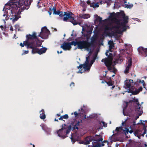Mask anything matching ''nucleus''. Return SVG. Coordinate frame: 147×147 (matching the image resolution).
Listing matches in <instances>:
<instances>
[{
    "label": "nucleus",
    "mask_w": 147,
    "mask_h": 147,
    "mask_svg": "<svg viewBox=\"0 0 147 147\" xmlns=\"http://www.w3.org/2000/svg\"><path fill=\"white\" fill-rule=\"evenodd\" d=\"M32 0H11L5 5L3 10L5 14L3 16V20L10 19L13 23L17 21L21 17L20 13L22 11L27 9Z\"/></svg>",
    "instance_id": "1"
},
{
    "label": "nucleus",
    "mask_w": 147,
    "mask_h": 147,
    "mask_svg": "<svg viewBox=\"0 0 147 147\" xmlns=\"http://www.w3.org/2000/svg\"><path fill=\"white\" fill-rule=\"evenodd\" d=\"M122 18L123 20L122 22L116 19L115 22L112 27V30L116 33L121 34L128 27L126 24L128 22V17L125 16L123 14L122 15Z\"/></svg>",
    "instance_id": "2"
},
{
    "label": "nucleus",
    "mask_w": 147,
    "mask_h": 147,
    "mask_svg": "<svg viewBox=\"0 0 147 147\" xmlns=\"http://www.w3.org/2000/svg\"><path fill=\"white\" fill-rule=\"evenodd\" d=\"M53 14L55 15H59V16L61 17H62L63 16H66L64 17L63 20L64 21H66L68 20L69 19V21L71 22L74 25H76L77 24H79L80 26L82 27V30L83 31L85 30V28L84 26H82L81 25L80 23H78V22H76L74 18V15L71 12H69L67 13L64 12V14H63L62 11H60L59 10L57 11L56 9L54 7L53 8Z\"/></svg>",
    "instance_id": "3"
},
{
    "label": "nucleus",
    "mask_w": 147,
    "mask_h": 147,
    "mask_svg": "<svg viewBox=\"0 0 147 147\" xmlns=\"http://www.w3.org/2000/svg\"><path fill=\"white\" fill-rule=\"evenodd\" d=\"M70 43L71 46L73 45L76 46L77 45L78 48L80 49H84L89 53L91 52V44L88 42V40L85 41H80L78 42L73 41L70 42Z\"/></svg>",
    "instance_id": "4"
},
{
    "label": "nucleus",
    "mask_w": 147,
    "mask_h": 147,
    "mask_svg": "<svg viewBox=\"0 0 147 147\" xmlns=\"http://www.w3.org/2000/svg\"><path fill=\"white\" fill-rule=\"evenodd\" d=\"M144 121L142 123V124L143 125L144 127L143 129L144 131L142 133V131L141 130L139 129H136L134 131L132 130L131 127H130V130H129V129L127 128H125V130H124L125 133L128 134V132L130 134H131L133 132L134 133V134L135 136L137 137L139 139L140 138L141 136H144L145 134L146 133V126L145 125L144 123Z\"/></svg>",
    "instance_id": "5"
},
{
    "label": "nucleus",
    "mask_w": 147,
    "mask_h": 147,
    "mask_svg": "<svg viewBox=\"0 0 147 147\" xmlns=\"http://www.w3.org/2000/svg\"><path fill=\"white\" fill-rule=\"evenodd\" d=\"M95 61V60L92 59L90 56L86 57V60L83 64H80L79 66L77 67L78 69L83 68L84 71H89L92 64Z\"/></svg>",
    "instance_id": "6"
},
{
    "label": "nucleus",
    "mask_w": 147,
    "mask_h": 147,
    "mask_svg": "<svg viewBox=\"0 0 147 147\" xmlns=\"http://www.w3.org/2000/svg\"><path fill=\"white\" fill-rule=\"evenodd\" d=\"M112 57H110L108 58H105V59H102L101 61L104 62L105 65L107 67L108 69L111 71L115 72L116 71V69L112 65Z\"/></svg>",
    "instance_id": "7"
},
{
    "label": "nucleus",
    "mask_w": 147,
    "mask_h": 147,
    "mask_svg": "<svg viewBox=\"0 0 147 147\" xmlns=\"http://www.w3.org/2000/svg\"><path fill=\"white\" fill-rule=\"evenodd\" d=\"M36 33L33 32L32 35L29 34L26 36V40L24 41V43L25 45H27L28 44L32 45L33 48L36 45L34 42H33V40L36 39Z\"/></svg>",
    "instance_id": "8"
},
{
    "label": "nucleus",
    "mask_w": 147,
    "mask_h": 147,
    "mask_svg": "<svg viewBox=\"0 0 147 147\" xmlns=\"http://www.w3.org/2000/svg\"><path fill=\"white\" fill-rule=\"evenodd\" d=\"M134 85V84L132 80L127 79L124 81V87L125 89L129 88L127 91L128 93H132L133 90L131 89L133 88Z\"/></svg>",
    "instance_id": "9"
},
{
    "label": "nucleus",
    "mask_w": 147,
    "mask_h": 147,
    "mask_svg": "<svg viewBox=\"0 0 147 147\" xmlns=\"http://www.w3.org/2000/svg\"><path fill=\"white\" fill-rule=\"evenodd\" d=\"M133 102L136 103V105L135 106V112L139 115H141L143 113L142 110V107L141 105L139 104L138 102V100L135 98H133L132 100Z\"/></svg>",
    "instance_id": "10"
},
{
    "label": "nucleus",
    "mask_w": 147,
    "mask_h": 147,
    "mask_svg": "<svg viewBox=\"0 0 147 147\" xmlns=\"http://www.w3.org/2000/svg\"><path fill=\"white\" fill-rule=\"evenodd\" d=\"M49 34V30L46 27L44 26L42 28L41 31L38 35V36H40L43 39H47L48 38Z\"/></svg>",
    "instance_id": "11"
},
{
    "label": "nucleus",
    "mask_w": 147,
    "mask_h": 147,
    "mask_svg": "<svg viewBox=\"0 0 147 147\" xmlns=\"http://www.w3.org/2000/svg\"><path fill=\"white\" fill-rule=\"evenodd\" d=\"M40 45L38 46L36 45H35L33 48H32V53L33 54L38 53V54L41 55L45 52L47 49L45 48H42L40 49L36 48L38 46H40Z\"/></svg>",
    "instance_id": "12"
},
{
    "label": "nucleus",
    "mask_w": 147,
    "mask_h": 147,
    "mask_svg": "<svg viewBox=\"0 0 147 147\" xmlns=\"http://www.w3.org/2000/svg\"><path fill=\"white\" fill-rule=\"evenodd\" d=\"M65 125H62V128L57 131L58 136L63 138L67 137V136L65 135Z\"/></svg>",
    "instance_id": "13"
},
{
    "label": "nucleus",
    "mask_w": 147,
    "mask_h": 147,
    "mask_svg": "<svg viewBox=\"0 0 147 147\" xmlns=\"http://www.w3.org/2000/svg\"><path fill=\"white\" fill-rule=\"evenodd\" d=\"M132 64V59L129 58L128 59L127 62L126 63L125 66V69L124 72L125 74H127L129 72V69L131 68Z\"/></svg>",
    "instance_id": "14"
},
{
    "label": "nucleus",
    "mask_w": 147,
    "mask_h": 147,
    "mask_svg": "<svg viewBox=\"0 0 147 147\" xmlns=\"http://www.w3.org/2000/svg\"><path fill=\"white\" fill-rule=\"evenodd\" d=\"M63 50L65 51L70 50L71 47L70 42H64L61 46Z\"/></svg>",
    "instance_id": "15"
},
{
    "label": "nucleus",
    "mask_w": 147,
    "mask_h": 147,
    "mask_svg": "<svg viewBox=\"0 0 147 147\" xmlns=\"http://www.w3.org/2000/svg\"><path fill=\"white\" fill-rule=\"evenodd\" d=\"M138 51L140 54H142L144 53L145 55V57H147V48L144 49L143 47H140L138 49Z\"/></svg>",
    "instance_id": "16"
},
{
    "label": "nucleus",
    "mask_w": 147,
    "mask_h": 147,
    "mask_svg": "<svg viewBox=\"0 0 147 147\" xmlns=\"http://www.w3.org/2000/svg\"><path fill=\"white\" fill-rule=\"evenodd\" d=\"M82 123V120L78 122L75 121V122L72 125V128L74 129H78L79 128L78 126L80 125Z\"/></svg>",
    "instance_id": "17"
},
{
    "label": "nucleus",
    "mask_w": 147,
    "mask_h": 147,
    "mask_svg": "<svg viewBox=\"0 0 147 147\" xmlns=\"http://www.w3.org/2000/svg\"><path fill=\"white\" fill-rule=\"evenodd\" d=\"M92 139L91 137H88L86 138L85 141L80 143L84 144H88L90 143V142L92 141Z\"/></svg>",
    "instance_id": "18"
},
{
    "label": "nucleus",
    "mask_w": 147,
    "mask_h": 147,
    "mask_svg": "<svg viewBox=\"0 0 147 147\" xmlns=\"http://www.w3.org/2000/svg\"><path fill=\"white\" fill-rule=\"evenodd\" d=\"M40 117L41 119H44L45 118V115L43 110H42L40 112Z\"/></svg>",
    "instance_id": "19"
},
{
    "label": "nucleus",
    "mask_w": 147,
    "mask_h": 147,
    "mask_svg": "<svg viewBox=\"0 0 147 147\" xmlns=\"http://www.w3.org/2000/svg\"><path fill=\"white\" fill-rule=\"evenodd\" d=\"M40 126L42 127V129L46 131L50 130V129L48 128L46 125L44 124H41Z\"/></svg>",
    "instance_id": "20"
},
{
    "label": "nucleus",
    "mask_w": 147,
    "mask_h": 147,
    "mask_svg": "<svg viewBox=\"0 0 147 147\" xmlns=\"http://www.w3.org/2000/svg\"><path fill=\"white\" fill-rule=\"evenodd\" d=\"M142 87H141L139 88L138 90H136L135 91H132V92L131 93L133 95H136L138 93H139V92L140 91H142Z\"/></svg>",
    "instance_id": "21"
},
{
    "label": "nucleus",
    "mask_w": 147,
    "mask_h": 147,
    "mask_svg": "<svg viewBox=\"0 0 147 147\" xmlns=\"http://www.w3.org/2000/svg\"><path fill=\"white\" fill-rule=\"evenodd\" d=\"M81 17L82 18L85 19L90 18V16L88 14H83L81 15Z\"/></svg>",
    "instance_id": "22"
},
{
    "label": "nucleus",
    "mask_w": 147,
    "mask_h": 147,
    "mask_svg": "<svg viewBox=\"0 0 147 147\" xmlns=\"http://www.w3.org/2000/svg\"><path fill=\"white\" fill-rule=\"evenodd\" d=\"M122 130V128L121 127H117L116 128L115 131L116 133H115L114 135L120 133Z\"/></svg>",
    "instance_id": "23"
},
{
    "label": "nucleus",
    "mask_w": 147,
    "mask_h": 147,
    "mask_svg": "<svg viewBox=\"0 0 147 147\" xmlns=\"http://www.w3.org/2000/svg\"><path fill=\"white\" fill-rule=\"evenodd\" d=\"M108 44L109 45V50H110L114 47V43L113 41L110 40L108 42Z\"/></svg>",
    "instance_id": "24"
},
{
    "label": "nucleus",
    "mask_w": 147,
    "mask_h": 147,
    "mask_svg": "<svg viewBox=\"0 0 147 147\" xmlns=\"http://www.w3.org/2000/svg\"><path fill=\"white\" fill-rule=\"evenodd\" d=\"M94 17L96 21H98L100 22H101L102 21V18L98 16L97 15H94Z\"/></svg>",
    "instance_id": "25"
},
{
    "label": "nucleus",
    "mask_w": 147,
    "mask_h": 147,
    "mask_svg": "<svg viewBox=\"0 0 147 147\" xmlns=\"http://www.w3.org/2000/svg\"><path fill=\"white\" fill-rule=\"evenodd\" d=\"M90 5L91 7L94 8L98 7H99V4L98 3H92L90 4Z\"/></svg>",
    "instance_id": "26"
},
{
    "label": "nucleus",
    "mask_w": 147,
    "mask_h": 147,
    "mask_svg": "<svg viewBox=\"0 0 147 147\" xmlns=\"http://www.w3.org/2000/svg\"><path fill=\"white\" fill-rule=\"evenodd\" d=\"M28 45H25V43H24V41L23 42V44L22 43H21L20 44V46L21 47H23L24 46H25L27 47V48L28 49L29 48H30L31 49H32L33 48V47L32 45H31L30 44H28Z\"/></svg>",
    "instance_id": "27"
},
{
    "label": "nucleus",
    "mask_w": 147,
    "mask_h": 147,
    "mask_svg": "<svg viewBox=\"0 0 147 147\" xmlns=\"http://www.w3.org/2000/svg\"><path fill=\"white\" fill-rule=\"evenodd\" d=\"M81 112H80V113H77L76 112H74V114L76 117L77 116L78 114L80 115L81 114H83V113H84V110L82 108L81 109Z\"/></svg>",
    "instance_id": "28"
},
{
    "label": "nucleus",
    "mask_w": 147,
    "mask_h": 147,
    "mask_svg": "<svg viewBox=\"0 0 147 147\" xmlns=\"http://www.w3.org/2000/svg\"><path fill=\"white\" fill-rule=\"evenodd\" d=\"M127 102H124L123 103V105H124V107H123V114L125 115L124 113V111L125 110V109H126V108L127 107Z\"/></svg>",
    "instance_id": "29"
},
{
    "label": "nucleus",
    "mask_w": 147,
    "mask_h": 147,
    "mask_svg": "<svg viewBox=\"0 0 147 147\" xmlns=\"http://www.w3.org/2000/svg\"><path fill=\"white\" fill-rule=\"evenodd\" d=\"M105 2L107 3V5H109L112 2L111 0H105Z\"/></svg>",
    "instance_id": "30"
},
{
    "label": "nucleus",
    "mask_w": 147,
    "mask_h": 147,
    "mask_svg": "<svg viewBox=\"0 0 147 147\" xmlns=\"http://www.w3.org/2000/svg\"><path fill=\"white\" fill-rule=\"evenodd\" d=\"M62 117H63V119H67L69 117L68 116L67 114H65L64 115H63L62 116Z\"/></svg>",
    "instance_id": "31"
},
{
    "label": "nucleus",
    "mask_w": 147,
    "mask_h": 147,
    "mask_svg": "<svg viewBox=\"0 0 147 147\" xmlns=\"http://www.w3.org/2000/svg\"><path fill=\"white\" fill-rule=\"evenodd\" d=\"M100 124L101 125H102V124L103 126L105 127H106L107 126V124H105V123L103 121H102L100 123Z\"/></svg>",
    "instance_id": "32"
},
{
    "label": "nucleus",
    "mask_w": 147,
    "mask_h": 147,
    "mask_svg": "<svg viewBox=\"0 0 147 147\" xmlns=\"http://www.w3.org/2000/svg\"><path fill=\"white\" fill-rule=\"evenodd\" d=\"M70 129H68L67 130L65 129V135L67 136V134L70 132L71 130Z\"/></svg>",
    "instance_id": "33"
},
{
    "label": "nucleus",
    "mask_w": 147,
    "mask_h": 147,
    "mask_svg": "<svg viewBox=\"0 0 147 147\" xmlns=\"http://www.w3.org/2000/svg\"><path fill=\"white\" fill-rule=\"evenodd\" d=\"M126 7L128 8H131L133 6L132 4H130L129 5H128L127 4H126Z\"/></svg>",
    "instance_id": "34"
},
{
    "label": "nucleus",
    "mask_w": 147,
    "mask_h": 147,
    "mask_svg": "<svg viewBox=\"0 0 147 147\" xmlns=\"http://www.w3.org/2000/svg\"><path fill=\"white\" fill-rule=\"evenodd\" d=\"M106 82L107 83V85L109 86H111L113 84L111 82Z\"/></svg>",
    "instance_id": "35"
},
{
    "label": "nucleus",
    "mask_w": 147,
    "mask_h": 147,
    "mask_svg": "<svg viewBox=\"0 0 147 147\" xmlns=\"http://www.w3.org/2000/svg\"><path fill=\"white\" fill-rule=\"evenodd\" d=\"M96 114H94L90 116V118H95L96 116Z\"/></svg>",
    "instance_id": "36"
},
{
    "label": "nucleus",
    "mask_w": 147,
    "mask_h": 147,
    "mask_svg": "<svg viewBox=\"0 0 147 147\" xmlns=\"http://www.w3.org/2000/svg\"><path fill=\"white\" fill-rule=\"evenodd\" d=\"M24 53L22 54V55H25L27 54L28 53V51H23Z\"/></svg>",
    "instance_id": "37"
},
{
    "label": "nucleus",
    "mask_w": 147,
    "mask_h": 147,
    "mask_svg": "<svg viewBox=\"0 0 147 147\" xmlns=\"http://www.w3.org/2000/svg\"><path fill=\"white\" fill-rule=\"evenodd\" d=\"M15 28L16 29H18V30H19V25L16 24V25H15Z\"/></svg>",
    "instance_id": "38"
},
{
    "label": "nucleus",
    "mask_w": 147,
    "mask_h": 147,
    "mask_svg": "<svg viewBox=\"0 0 147 147\" xmlns=\"http://www.w3.org/2000/svg\"><path fill=\"white\" fill-rule=\"evenodd\" d=\"M141 83H143V85L144 88H145V83L144 82V81L142 80V81Z\"/></svg>",
    "instance_id": "39"
},
{
    "label": "nucleus",
    "mask_w": 147,
    "mask_h": 147,
    "mask_svg": "<svg viewBox=\"0 0 147 147\" xmlns=\"http://www.w3.org/2000/svg\"><path fill=\"white\" fill-rule=\"evenodd\" d=\"M74 82H72L71 83V84H70V86H74Z\"/></svg>",
    "instance_id": "40"
},
{
    "label": "nucleus",
    "mask_w": 147,
    "mask_h": 147,
    "mask_svg": "<svg viewBox=\"0 0 147 147\" xmlns=\"http://www.w3.org/2000/svg\"><path fill=\"white\" fill-rule=\"evenodd\" d=\"M127 121V119H125L124 121H122V124L123 126L124 125V124L125 123V121Z\"/></svg>",
    "instance_id": "41"
},
{
    "label": "nucleus",
    "mask_w": 147,
    "mask_h": 147,
    "mask_svg": "<svg viewBox=\"0 0 147 147\" xmlns=\"http://www.w3.org/2000/svg\"><path fill=\"white\" fill-rule=\"evenodd\" d=\"M10 30L11 31H13V28L12 26H11Z\"/></svg>",
    "instance_id": "42"
},
{
    "label": "nucleus",
    "mask_w": 147,
    "mask_h": 147,
    "mask_svg": "<svg viewBox=\"0 0 147 147\" xmlns=\"http://www.w3.org/2000/svg\"><path fill=\"white\" fill-rule=\"evenodd\" d=\"M59 120H63V117H62V116H61L59 118Z\"/></svg>",
    "instance_id": "43"
},
{
    "label": "nucleus",
    "mask_w": 147,
    "mask_h": 147,
    "mask_svg": "<svg viewBox=\"0 0 147 147\" xmlns=\"http://www.w3.org/2000/svg\"><path fill=\"white\" fill-rule=\"evenodd\" d=\"M77 73H82V72L81 71L79 70L77 72Z\"/></svg>",
    "instance_id": "44"
},
{
    "label": "nucleus",
    "mask_w": 147,
    "mask_h": 147,
    "mask_svg": "<svg viewBox=\"0 0 147 147\" xmlns=\"http://www.w3.org/2000/svg\"><path fill=\"white\" fill-rule=\"evenodd\" d=\"M110 16H109V18H108V19H105V20H104V21H106L107 20H108L109 19H110Z\"/></svg>",
    "instance_id": "45"
},
{
    "label": "nucleus",
    "mask_w": 147,
    "mask_h": 147,
    "mask_svg": "<svg viewBox=\"0 0 147 147\" xmlns=\"http://www.w3.org/2000/svg\"><path fill=\"white\" fill-rule=\"evenodd\" d=\"M99 141H100L101 142H102V138H101L100 140H98Z\"/></svg>",
    "instance_id": "46"
},
{
    "label": "nucleus",
    "mask_w": 147,
    "mask_h": 147,
    "mask_svg": "<svg viewBox=\"0 0 147 147\" xmlns=\"http://www.w3.org/2000/svg\"><path fill=\"white\" fill-rule=\"evenodd\" d=\"M48 13L50 15H51V13L50 12V11H49Z\"/></svg>",
    "instance_id": "47"
},
{
    "label": "nucleus",
    "mask_w": 147,
    "mask_h": 147,
    "mask_svg": "<svg viewBox=\"0 0 147 147\" xmlns=\"http://www.w3.org/2000/svg\"><path fill=\"white\" fill-rule=\"evenodd\" d=\"M136 125V122H134L133 125Z\"/></svg>",
    "instance_id": "48"
},
{
    "label": "nucleus",
    "mask_w": 147,
    "mask_h": 147,
    "mask_svg": "<svg viewBox=\"0 0 147 147\" xmlns=\"http://www.w3.org/2000/svg\"><path fill=\"white\" fill-rule=\"evenodd\" d=\"M71 140H72V142H73V140H72V138H71ZM75 142V141H73V143H74V142Z\"/></svg>",
    "instance_id": "49"
},
{
    "label": "nucleus",
    "mask_w": 147,
    "mask_h": 147,
    "mask_svg": "<svg viewBox=\"0 0 147 147\" xmlns=\"http://www.w3.org/2000/svg\"><path fill=\"white\" fill-rule=\"evenodd\" d=\"M105 55H107V56H108V54H107V52H106L105 53Z\"/></svg>",
    "instance_id": "50"
},
{
    "label": "nucleus",
    "mask_w": 147,
    "mask_h": 147,
    "mask_svg": "<svg viewBox=\"0 0 147 147\" xmlns=\"http://www.w3.org/2000/svg\"><path fill=\"white\" fill-rule=\"evenodd\" d=\"M55 121H58V120L57 119H55Z\"/></svg>",
    "instance_id": "51"
},
{
    "label": "nucleus",
    "mask_w": 147,
    "mask_h": 147,
    "mask_svg": "<svg viewBox=\"0 0 147 147\" xmlns=\"http://www.w3.org/2000/svg\"><path fill=\"white\" fill-rule=\"evenodd\" d=\"M39 1H38V2L37 5L38 6V4H39Z\"/></svg>",
    "instance_id": "52"
},
{
    "label": "nucleus",
    "mask_w": 147,
    "mask_h": 147,
    "mask_svg": "<svg viewBox=\"0 0 147 147\" xmlns=\"http://www.w3.org/2000/svg\"><path fill=\"white\" fill-rule=\"evenodd\" d=\"M87 2L88 4H89L90 2L89 1H87Z\"/></svg>",
    "instance_id": "53"
},
{
    "label": "nucleus",
    "mask_w": 147,
    "mask_h": 147,
    "mask_svg": "<svg viewBox=\"0 0 147 147\" xmlns=\"http://www.w3.org/2000/svg\"><path fill=\"white\" fill-rule=\"evenodd\" d=\"M2 27H3V26H0V28H2Z\"/></svg>",
    "instance_id": "54"
},
{
    "label": "nucleus",
    "mask_w": 147,
    "mask_h": 147,
    "mask_svg": "<svg viewBox=\"0 0 147 147\" xmlns=\"http://www.w3.org/2000/svg\"><path fill=\"white\" fill-rule=\"evenodd\" d=\"M57 115L58 116H60V114H57Z\"/></svg>",
    "instance_id": "55"
},
{
    "label": "nucleus",
    "mask_w": 147,
    "mask_h": 147,
    "mask_svg": "<svg viewBox=\"0 0 147 147\" xmlns=\"http://www.w3.org/2000/svg\"><path fill=\"white\" fill-rule=\"evenodd\" d=\"M57 53H58V54H59V53H60V52H59V51H57Z\"/></svg>",
    "instance_id": "56"
},
{
    "label": "nucleus",
    "mask_w": 147,
    "mask_h": 147,
    "mask_svg": "<svg viewBox=\"0 0 147 147\" xmlns=\"http://www.w3.org/2000/svg\"><path fill=\"white\" fill-rule=\"evenodd\" d=\"M62 52V51H61L60 52V53H61Z\"/></svg>",
    "instance_id": "57"
},
{
    "label": "nucleus",
    "mask_w": 147,
    "mask_h": 147,
    "mask_svg": "<svg viewBox=\"0 0 147 147\" xmlns=\"http://www.w3.org/2000/svg\"><path fill=\"white\" fill-rule=\"evenodd\" d=\"M84 117L85 119H86V115H84Z\"/></svg>",
    "instance_id": "58"
},
{
    "label": "nucleus",
    "mask_w": 147,
    "mask_h": 147,
    "mask_svg": "<svg viewBox=\"0 0 147 147\" xmlns=\"http://www.w3.org/2000/svg\"><path fill=\"white\" fill-rule=\"evenodd\" d=\"M104 82H104V81H102V82H101V83H104Z\"/></svg>",
    "instance_id": "59"
},
{
    "label": "nucleus",
    "mask_w": 147,
    "mask_h": 147,
    "mask_svg": "<svg viewBox=\"0 0 147 147\" xmlns=\"http://www.w3.org/2000/svg\"><path fill=\"white\" fill-rule=\"evenodd\" d=\"M114 87H115V86H113L112 87V88H114Z\"/></svg>",
    "instance_id": "60"
},
{
    "label": "nucleus",
    "mask_w": 147,
    "mask_h": 147,
    "mask_svg": "<svg viewBox=\"0 0 147 147\" xmlns=\"http://www.w3.org/2000/svg\"><path fill=\"white\" fill-rule=\"evenodd\" d=\"M115 76V75H113L112 76V77H114Z\"/></svg>",
    "instance_id": "61"
},
{
    "label": "nucleus",
    "mask_w": 147,
    "mask_h": 147,
    "mask_svg": "<svg viewBox=\"0 0 147 147\" xmlns=\"http://www.w3.org/2000/svg\"><path fill=\"white\" fill-rule=\"evenodd\" d=\"M14 38H15V37H16V35H15V34H14Z\"/></svg>",
    "instance_id": "62"
},
{
    "label": "nucleus",
    "mask_w": 147,
    "mask_h": 147,
    "mask_svg": "<svg viewBox=\"0 0 147 147\" xmlns=\"http://www.w3.org/2000/svg\"><path fill=\"white\" fill-rule=\"evenodd\" d=\"M138 117H139V116H138L136 118L137 119V118H138Z\"/></svg>",
    "instance_id": "63"
},
{
    "label": "nucleus",
    "mask_w": 147,
    "mask_h": 147,
    "mask_svg": "<svg viewBox=\"0 0 147 147\" xmlns=\"http://www.w3.org/2000/svg\"><path fill=\"white\" fill-rule=\"evenodd\" d=\"M65 36V34H64V36Z\"/></svg>",
    "instance_id": "64"
}]
</instances>
